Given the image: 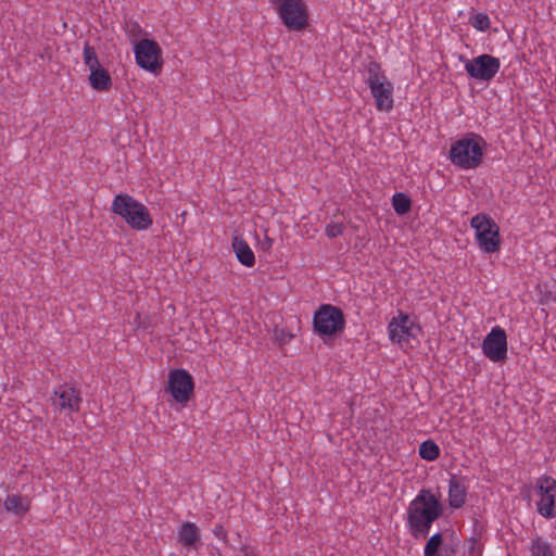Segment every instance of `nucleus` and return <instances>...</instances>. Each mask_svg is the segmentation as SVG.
<instances>
[{
	"instance_id": "b1692460",
	"label": "nucleus",
	"mask_w": 556,
	"mask_h": 556,
	"mask_svg": "<svg viewBox=\"0 0 556 556\" xmlns=\"http://www.w3.org/2000/svg\"><path fill=\"white\" fill-rule=\"evenodd\" d=\"M7 510L13 511L16 515L23 514L27 510V507L23 505V498L18 495H11L4 501Z\"/></svg>"
},
{
	"instance_id": "393cba45",
	"label": "nucleus",
	"mask_w": 556,
	"mask_h": 556,
	"mask_svg": "<svg viewBox=\"0 0 556 556\" xmlns=\"http://www.w3.org/2000/svg\"><path fill=\"white\" fill-rule=\"evenodd\" d=\"M494 222L486 214H478L471 218L470 226L476 230L477 233H482L483 230H488V224Z\"/></svg>"
},
{
	"instance_id": "39448f33",
	"label": "nucleus",
	"mask_w": 556,
	"mask_h": 556,
	"mask_svg": "<svg viewBox=\"0 0 556 556\" xmlns=\"http://www.w3.org/2000/svg\"><path fill=\"white\" fill-rule=\"evenodd\" d=\"M483 152L479 142L463 138L452 144L450 159L453 164L463 168H475L480 165Z\"/></svg>"
},
{
	"instance_id": "2eb2a0df",
	"label": "nucleus",
	"mask_w": 556,
	"mask_h": 556,
	"mask_svg": "<svg viewBox=\"0 0 556 556\" xmlns=\"http://www.w3.org/2000/svg\"><path fill=\"white\" fill-rule=\"evenodd\" d=\"M232 249L236 257L242 265L252 267L255 264L254 253L245 240L235 236L232 240Z\"/></svg>"
},
{
	"instance_id": "20e7f679",
	"label": "nucleus",
	"mask_w": 556,
	"mask_h": 556,
	"mask_svg": "<svg viewBox=\"0 0 556 556\" xmlns=\"http://www.w3.org/2000/svg\"><path fill=\"white\" fill-rule=\"evenodd\" d=\"M277 12L289 30L301 31L308 25V10L303 0H280Z\"/></svg>"
},
{
	"instance_id": "7c9ffc66",
	"label": "nucleus",
	"mask_w": 556,
	"mask_h": 556,
	"mask_svg": "<svg viewBox=\"0 0 556 556\" xmlns=\"http://www.w3.org/2000/svg\"><path fill=\"white\" fill-rule=\"evenodd\" d=\"M261 244L263 250H269L271 248L273 240L266 236Z\"/></svg>"
},
{
	"instance_id": "9d476101",
	"label": "nucleus",
	"mask_w": 556,
	"mask_h": 556,
	"mask_svg": "<svg viewBox=\"0 0 556 556\" xmlns=\"http://www.w3.org/2000/svg\"><path fill=\"white\" fill-rule=\"evenodd\" d=\"M536 491L541 496L538 504V511L545 518L556 516V480L552 477L544 476L538 479Z\"/></svg>"
},
{
	"instance_id": "f3484780",
	"label": "nucleus",
	"mask_w": 556,
	"mask_h": 556,
	"mask_svg": "<svg viewBox=\"0 0 556 556\" xmlns=\"http://www.w3.org/2000/svg\"><path fill=\"white\" fill-rule=\"evenodd\" d=\"M89 83L90 86L97 91H109L112 87L111 75L102 66L92 68V71H90Z\"/></svg>"
},
{
	"instance_id": "6e6552de",
	"label": "nucleus",
	"mask_w": 556,
	"mask_h": 556,
	"mask_svg": "<svg viewBox=\"0 0 556 556\" xmlns=\"http://www.w3.org/2000/svg\"><path fill=\"white\" fill-rule=\"evenodd\" d=\"M389 336L392 342L401 346L412 348L417 342L420 328L409 320L407 315L400 313V320L393 318L389 326Z\"/></svg>"
},
{
	"instance_id": "f704fd0d",
	"label": "nucleus",
	"mask_w": 556,
	"mask_h": 556,
	"mask_svg": "<svg viewBox=\"0 0 556 556\" xmlns=\"http://www.w3.org/2000/svg\"><path fill=\"white\" fill-rule=\"evenodd\" d=\"M478 556H481V553Z\"/></svg>"
},
{
	"instance_id": "9b49d317",
	"label": "nucleus",
	"mask_w": 556,
	"mask_h": 556,
	"mask_svg": "<svg viewBox=\"0 0 556 556\" xmlns=\"http://www.w3.org/2000/svg\"><path fill=\"white\" fill-rule=\"evenodd\" d=\"M484 355L492 362H503L507 357V336L504 329L496 326L482 342Z\"/></svg>"
},
{
	"instance_id": "ddd939ff",
	"label": "nucleus",
	"mask_w": 556,
	"mask_h": 556,
	"mask_svg": "<svg viewBox=\"0 0 556 556\" xmlns=\"http://www.w3.org/2000/svg\"><path fill=\"white\" fill-rule=\"evenodd\" d=\"M477 240L481 248L486 253L497 252L501 248L500 228L495 222L488 224V230L482 233H477Z\"/></svg>"
},
{
	"instance_id": "cd10ccee",
	"label": "nucleus",
	"mask_w": 556,
	"mask_h": 556,
	"mask_svg": "<svg viewBox=\"0 0 556 556\" xmlns=\"http://www.w3.org/2000/svg\"><path fill=\"white\" fill-rule=\"evenodd\" d=\"M275 341L280 345L289 343L293 339V334L286 329H275L274 331Z\"/></svg>"
},
{
	"instance_id": "473e14b6",
	"label": "nucleus",
	"mask_w": 556,
	"mask_h": 556,
	"mask_svg": "<svg viewBox=\"0 0 556 556\" xmlns=\"http://www.w3.org/2000/svg\"><path fill=\"white\" fill-rule=\"evenodd\" d=\"M470 542H471V545H470V547H469V553H470V554H472V552H473V549H475L476 539H471V540H470Z\"/></svg>"
},
{
	"instance_id": "f03ea898",
	"label": "nucleus",
	"mask_w": 556,
	"mask_h": 556,
	"mask_svg": "<svg viewBox=\"0 0 556 556\" xmlns=\"http://www.w3.org/2000/svg\"><path fill=\"white\" fill-rule=\"evenodd\" d=\"M112 212L124 218L127 225L135 230H146L153 224L148 207L127 193L115 195L112 202Z\"/></svg>"
},
{
	"instance_id": "4be33fe9",
	"label": "nucleus",
	"mask_w": 556,
	"mask_h": 556,
	"mask_svg": "<svg viewBox=\"0 0 556 556\" xmlns=\"http://www.w3.org/2000/svg\"><path fill=\"white\" fill-rule=\"evenodd\" d=\"M83 56L84 63L88 66L89 71L101 66L94 47L90 46L88 42L84 47Z\"/></svg>"
},
{
	"instance_id": "a878e982",
	"label": "nucleus",
	"mask_w": 556,
	"mask_h": 556,
	"mask_svg": "<svg viewBox=\"0 0 556 556\" xmlns=\"http://www.w3.org/2000/svg\"><path fill=\"white\" fill-rule=\"evenodd\" d=\"M442 544V534L435 533L428 540L425 546V556H440L438 549Z\"/></svg>"
},
{
	"instance_id": "6ab92c4d",
	"label": "nucleus",
	"mask_w": 556,
	"mask_h": 556,
	"mask_svg": "<svg viewBox=\"0 0 556 556\" xmlns=\"http://www.w3.org/2000/svg\"><path fill=\"white\" fill-rule=\"evenodd\" d=\"M392 206L397 215H405L412 208V200L407 194L397 192L392 198Z\"/></svg>"
},
{
	"instance_id": "5701e85b",
	"label": "nucleus",
	"mask_w": 556,
	"mask_h": 556,
	"mask_svg": "<svg viewBox=\"0 0 556 556\" xmlns=\"http://www.w3.org/2000/svg\"><path fill=\"white\" fill-rule=\"evenodd\" d=\"M530 551L532 556H554V552L549 544L543 542L540 538L532 541Z\"/></svg>"
},
{
	"instance_id": "412c9836",
	"label": "nucleus",
	"mask_w": 556,
	"mask_h": 556,
	"mask_svg": "<svg viewBox=\"0 0 556 556\" xmlns=\"http://www.w3.org/2000/svg\"><path fill=\"white\" fill-rule=\"evenodd\" d=\"M419 455L426 460H435L440 456V448L432 440L424 441L419 445Z\"/></svg>"
},
{
	"instance_id": "1a4fd4ad",
	"label": "nucleus",
	"mask_w": 556,
	"mask_h": 556,
	"mask_svg": "<svg viewBox=\"0 0 556 556\" xmlns=\"http://www.w3.org/2000/svg\"><path fill=\"white\" fill-rule=\"evenodd\" d=\"M501 62L491 54H481L465 62L467 74L475 79L490 81L500 71Z\"/></svg>"
},
{
	"instance_id": "c756f323",
	"label": "nucleus",
	"mask_w": 556,
	"mask_h": 556,
	"mask_svg": "<svg viewBox=\"0 0 556 556\" xmlns=\"http://www.w3.org/2000/svg\"><path fill=\"white\" fill-rule=\"evenodd\" d=\"M213 533L215 534V536H217L219 540L224 542L227 540V531L224 529L222 525H216L213 529Z\"/></svg>"
},
{
	"instance_id": "c85d7f7f",
	"label": "nucleus",
	"mask_w": 556,
	"mask_h": 556,
	"mask_svg": "<svg viewBox=\"0 0 556 556\" xmlns=\"http://www.w3.org/2000/svg\"><path fill=\"white\" fill-rule=\"evenodd\" d=\"M343 225L340 223H330L326 226V235L329 238H337L343 233Z\"/></svg>"
},
{
	"instance_id": "0eeeda50",
	"label": "nucleus",
	"mask_w": 556,
	"mask_h": 556,
	"mask_svg": "<svg viewBox=\"0 0 556 556\" xmlns=\"http://www.w3.org/2000/svg\"><path fill=\"white\" fill-rule=\"evenodd\" d=\"M194 381L186 369H173L168 374L167 391L177 403L185 404L193 395Z\"/></svg>"
},
{
	"instance_id": "a211bd4d",
	"label": "nucleus",
	"mask_w": 556,
	"mask_h": 556,
	"mask_svg": "<svg viewBox=\"0 0 556 556\" xmlns=\"http://www.w3.org/2000/svg\"><path fill=\"white\" fill-rule=\"evenodd\" d=\"M178 541L187 547L194 546L200 541V530L193 522H184L178 531Z\"/></svg>"
},
{
	"instance_id": "f8f14e48",
	"label": "nucleus",
	"mask_w": 556,
	"mask_h": 556,
	"mask_svg": "<svg viewBox=\"0 0 556 556\" xmlns=\"http://www.w3.org/2000/svg\"><path fill=\"white\" fill-rule=\"evenodd\" d=\"M370 92L379 111H390L393 108V86L387 80L370 86Z\"/></svg>"
},
{
	"instance_id": "423d86ee",
	"label": "nucleus",
	"mask_w": 556,
	"mask_h": 556,
	"mask_svg": "<svg viewBox=\"0 0 556 556\" xmlns=\"http://www.w3.org/2000/svg\"><path fill=\"white\" fill-rule=\"evenodd\" d=\"M135 58L139 67L159 74L163 66L162 49L152 39L143 38L135 46Z\"/></svg>"
},
{
	"instance_id": "f257e3e1",
	"label": "nucleus",
	"mask_w": 556,
	"mask_h": 556,
	"mask_svg": "<svg viewBox=\"0 0 556 556\" xmlns=\"http://www.w3.org/2000/svg\"><path fill=\"white\" fill-rule=\"evenodd\" d=\"M443 508L430 490H421L410 502L407 522L414 536H427L433 521L440 518Z\"/></svg>"
},
{
	"instance_id": "bb28decb",
	"label": "nucleus",
	"mask_w": 556,
	"mask_h": 556,
	"mask_svg": "<svg viewBox=\"0 0 556 556\" xmlns=\"http://www.w3.org/2000/svg\"><path fill=\"white\" fill-rule=\"evenodd\" d=\"M470 24L478 30H486L490 27V18L484 13H477L470 18Z\"/></svg>"
},
{
	"instance_id": "72a5a7b5",
	"label": "nucleus",
	"mask_w": 556,
	"mask_h": 556,
	"mask_svg": "<svg viewBox=\"0 0 556 556\" xmlns=\"http://www.w3.org/2000/svg\"><path fill=\"white\" fill-rule=\"evenodd\" d=\"M131 28H132V29H137L138 31L140 30V27H139V25H138L137 23H134V24L131 25Z\"/></svg>"
},
{
	"instance_id": "dca6fc26",
	"label": "nucleus",
	"mask_w": 556,
	"mask_h": 556,
	"mask_svg": "<svg viewBox=\"0 0 556 556\" xmlns=\"http://www.w3.org/2000/svg\"><path fill=\"white\" fill-rule=\"evenodd\" d=\"M466 502V488L462 481L452 476L448 483V503L453 508L462 507Z\"/></svg>"
},
{
	"instance_id": "c9c22d12",
	"label": "nucleus",
	"mask_w": 556,
	"mask_h": 556,
	"mask_svg": "<svg viewBox=\"0 0 556 556\" xmlns=\"http://www.w3.org/2000/svg\"><path fill=\"white\" fill-rule=\"evenodd\" d=\"M452 556H455V555H452Z\"/></svg>"
},
{
	"instance_id": "aec40b11",
	"label": "nucleus",
	"mask_w": 556,
	"mask_h": 556,
	"mask_svg": "<svg viewBox=\"0 0 556 556\" xmlns=\"http://www.w3.org/2000/svg\"><path fill=\"white\" fill-rule=\"evenodd\" d=\"M367 84L369 87L388 80L383 71L381 70V65L378 62H369L367 66Z\"/></svg>"
},
{
	"instance_id": "7ed1b4c3",
	"label": "nucleus",
	"mask_w": 556,
	"mask_h": 556,
	"mask_svg": "<svg viewBox=\"0 0 556 556\" xmlns=\"http://www.w3.org/2000/svg\"><path fill=\"white\" fill-rule=\"evenodd\" d=\"M313 326L319 336H333L342 332L345 326L342 309L331 304H323L314 314Z\"/></svg>"
},
{
	"instance_id": "4468645a",
	"label": "nucleus",
	"mask_w": 556,
	"mask_h": 556,
	"mask_svg": "<svg viewBox=\"0 0 556 556\" xmlns=\"http://www.w3.org/2000/svg\"><path fill=\"white\" fill-rule=\"evenodd\" d=\"M55 395L58 396V405L60 408H68L72 412H78L80 407L81 399L79 396V391L72 387H60L58 391H55Z\"/></svg>"
},
{
	"instance_id": "2f4dec72",
	"label": "nucleus",
	"mask_w": 556,
	"mask_h": 556,
	"mask_svg": "<svg viewBox=\"0 0 556 556\" xmlns=\"http://www.w3.org/2000/svg\"><path fill=\"white\" fill-rule=\"evenodd\" d=\"M242 552L244 556H255L253 551H251L249 547H243Z\"/></svg>"
}]
</instances>
